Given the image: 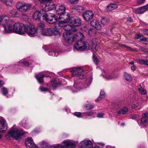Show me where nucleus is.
Listing matches in <instances>:
<instances>
[{
    "label": "nucleus",
    "mask_w": 148,
    "mask_h": 148,
    "mask_svg": "<svg viewBox=\"0 0 148 148\" xmlns=\"http://www.w3.org/2000/svg\"><path fill=\"white\" fill-rule=\"evenodd\" d=\"M74 38L76 39H79L75 45V47L77 50L82 51L86 49H90L89 44L87 41H84L85 36L82 33L79 32L77 33L73 38Z\"/></svg>",
    "instance_id": "1"
},
{
    "label": "nucleus",
    "mask_w": 148,
    "mask_h": 148,
    "mask_svg": "<svg viewBox=\"0 0 148 148\" xmlns=\"http://www.w3.org/2000/svg\"><path fill=\"white\" fill-rule=\"evenodd\" d=\"M25 134L23 130H18L16 128L11 129L5 135V137L7 139H11L14 138L17 140H19L21 138L22 136Z\"/></svg>",
    "instance_id": "2"
},
{
    "label": "nucleus",
    "mask_w": 148,
    "mask_h": 148,
    "mask_svg": "<svg viewBox=\"0 0 148 148\" xmlns=\"http://www.w3.org/2000/svg\"><path fill=\"white\" fill-rule=\"evenodd\" d=\"M64 29L67 32L63 33V37L65 40L69 42L71 39L70 37L72 33L70 32H76L77 31V29L75 27L69 25H66L63 27Z\"/></svg>",
    "instance_id": "3"
},
{
    "label": "nucleus",
    "mask_w": 148,
    "mask_h": 148,
    "mask_svg": "<svg viewBox=\"0 0 148 148\" xmlns=\"http://www.w3.org/2000/svg\"><path fill=\"white\" fill-rule=\"evenodd\" d=\"M72 75L73 77H77L80 79L84 78L86 73L81 67H74L70 70Z\"/></svg>",
    "instance_id": "4"
},
{
    "label": "nucleus",
    "mask_w": 148,
    "mask_h": 148,
    "mask_svg": "<svg viewBox=\"0 0 148 148\" xmlns=\"http://www.w3.org/2000/svg\"><path fill=\"white\" fill-rule=\"evenodd\" d=\"M42 18L46 21L51 24L55 23L57 20V17L55 15L52 13H47L45 11Z\"/></svg>",
    "instance_id": "5"
},
{
    "label": "nucleus",
    "mask_w": 148,
    "mask_h": 148,
    "mask_svg": "<svg viewBox=\"0 0 148 148\" xmlns=\"http://www.w3.org/2000/svg\"><path fill=\"white\" fill-rule=\"evenodd\" d=\"M25 25L20 23H16L13 25V30L16 33L23 34L25 33Z\"/></svg>",
    "instance_id": "6"
},
{
    "label": "nucleus",
    "mask_w": 148,
    "mask_h": 148,
    "mask_svg": "<svg viewBox=\"0 0 148 148\" xmlns=\"http://www.w3.org/2000/svg\"><path fill=\"white\" fill-rule=\"evenodd\" d=\"M16 6L17 9L19 11L23 12L29 10L32 7V5L26 4L23 1H19L16 3Z\"/></svg>",
    "instance_id": "7"
},
{
    "label": "nucleus",
    "mask_w": 148,
    "mask_h": 148,
    "mask_svg": "<svg viewBox=\"0 0 148 148\" xmlns=\"http://www.w3.org/2000/svg\"><path fill=\"white\" fill-rule=\"evenodd\" d=\"M75 146V144L72 141L68 140L63 142L61 145H55L53 148H74Z\"/></svg>",
    "instance_id": "8"
},
{
    "label": "nucleus",
    "mask_w": 148,
    "mask_h": 148,
    "mask_svg": "<svg viewBox=\"0 0 148 148\" xmlns=\"http://www.w3.org/2000/svg\"><path fill=\"white\" fill-rule=\"evenodd\" d=\"M25 32L30 36H34L37 33V31L34 26L31 24L27 26L25 25Z\"/></svg>",
    "instance_id": "9"
},
{
    "label": "nucleus",
    "mask_w": 148,
    "mask_h": 148,
    "mask_svg": "<svg viewBox=\"0 0 148 148\" xmlns=\"http://www.w3.org/2000/svg\"><path fill=\"white\" fill-rule=\"evenodd\" d=\"M65 7L62 5L58 4L56 5L55 7V10L56 13L58 15H60L59 19H61L64 18L63 16L65 14Z\"/></svg>",
    "instance_id": "10"
},
{
    "label": "nucleus",
    "mask_w": 148,
    "mask_h": 148,
    "mask_svg": "<svg viewBox=\"0 0 148 148\" xmlns=\"http://www.w3.org/2000/svg\"><path fill=\"white\" fill-rule=\"evenodd\" d=\"M92 143L90 140H84L79 145V148H92Z\"/></svg>",
    "instance_id": "11"
},
{
    "label": "nucleus",
    "mask_w": 148,
    "mask_h": 148,
    "mask_svg": "<svg viewBox=\"0 0 148 148\" xmlns=\"http://www.w3.org/2000/svg\"><path fill=\"white\" fill-rule=\"evenodd\" d=\"M94 15L93 12L90 10L85 11L83 14L84 19L87 21H88L92 19L94 17Z\"/></svg>",
    "instance_id": "12"
},
{
    "label": "nucleus",
    "mask_w": 148,
    "mask_h": 148,
    "mask_svg": "<svg viewBox=\"0 0 148 148\" xmlns=\"http://www.w3.org/2000/svg\"><path fill=\"white\" fill-rule=\"evenodd\" d=\"M70 21L71 23L75 26H79L81 24V21L80 19L76 16L71 17Z\"/></svg>",
    "instance_id": "13"
},
{
    "label": "nucleus",
    "mask_w": 148,
    "mask_h": 148,
    "mask_svg": "<svg viewBox=\"0 0 148 148\" xmlns=\"http://www.w3.org/2000/svg\"><path fill=\"white\" fill-rule=\"evenodd\" d=\"M45 12V11L43 10L36 11L33 15V18L35 20L40 21L41 17H42Z\"/></svg>",
    "instance_id": "14"
},
{
    "label": "nucleus",
    "mask_w": 148,
    "mask_h": 148,
    "mask_svg": "<svg viewBox=\"0 0 148 148\" xmlns=\"http://www.w3.org/2000/svg\"><path fill=\"white\" fill-rule=\"evenodd\" d=\"M27 148H38L33 142L32 139L31 138H28L25 142Z\"/></svg>",
    "instance_id": "15"
},
{
    "label": "nucleus",
    "mask_w": 148,
    "mask_h": 148,
    "mask_svg": "<svg viewBox=\"0 0 148 148\" xmlns=\"http://www.w3.org/2000/svg\"><path fill=\"white\" fill-rule=\"evenodd\" d=\"M7 124L5 120L3 119L0 121V132H4L7 129ZM2 138V136L0 134V139Z\"/></svg>",
    "instance_id": "16"
},
{
    "label": "nucleus",
    "mask_w": 148,
    "mask_h": 148,
    "mask_svg": "<svg viewBox=\"0 0 148 148\" xmlns=\"http://www.w3.org/2000/svg\"><path fill=\"white\" fill-rule=\"evenodd\" d=\"M47 86L48 87H50L51 86L54 89L60 86V82H57L55 78L51 80L49 82V84H47Z\"/></svg>",
    "instance_id": "17"
},
{
    "label": "nucleus",
    "mask_w": 148,
    "mask_h": 148,
    "mask_svg": "<svg viewBox=\"0 0 148 148\" xmlns=\"http://www.w3.org/2000/svg\"><path fill=\"white\" fill-rule=\"evenodd\" d=\"M36 29L37 31V33H38V34H41L43 36L42 34L44 33L43 32H45V30L44 23H39L36 27Z\"/></svg>",
    "instance_id": "18"
},
{
    "label": "nucleus",
    "mask_w": 148,
    "mask_h": 148,
    "mask_svg": "<svg viewBox=\"0 0 148 148\" xmlns=\"http://www.w3.org/2000/svg\"><path fill=\"white\" fill-rule=\"evenodd\" d=\"M90 23L91 26L97 29L100 30L101 29V26L98 21L94 19L90 21Z\"/></svg>",
    "instance_id": "19"
},
{
    "label": "nucleus",
    "mask_w": 148,
    "mask_h": 148,
    "mask_svg": "<svg viewBox=\"0 0 148 148\" xmlns=\"http://www.w3.org/2000/svg\"><path fill=\"white\" fill-rule=\"evenodd\" d=\"M2 26L4 28V32L5 33H11L12 32L13 30L12 26L10 24H3Z\"/></svg>",
    "instance_id": "20"
},
{
    "label": "nucleus",
    "mask_w": 148,
    "mask_h": 148,
    "mask_svg": "<svg viewBox=\"0 0 148 148\" xmlns=\"http://www.w3.org/2000/svg\"><path fill=\"white\" fill-rule=\"evenodd\" d=\"M45 77L46 76H45V75L42 74L41 73L37 74L35 75V77L37 79L39 83L40 84L44 83L43 78Z\"/></svg>",
    "instance_id": "21"
},
{
    "label": "nucleus",
    "mask_w": 148,
    "mask_h": 148,
    "mask_svg": "<svg viewBox=\"0 0 148 148\" xmlns=\"http://www.w3.org/2000/svg\"><path fill=\"white\" fill-rule=\"evenodd\" d=\"M139 125L141 127H144L148 124V118L142 117L140 119V123L138 122Z\"/></svg>",
    "instance_id": "22"
},
{
    "label": "nucleus",
    "mask_w": 148,
    "mask_h": 148,
    "mask_svg": "<svg viewBox=\"0 0 148 148\" xmlns=\"http://www.w3.org/2000/svg\"><path fill=\"white\" fill-rule=\"evenodd\" d=\"M147 10H148V4L137 8L136 10V12L138 14H141Z\"/></svg>",
    "instance_id": "23"
},
{
    "label": "nucleus",
    "mask_w": 148,
    "mask_h": 148,
    "mask_svg": "<svg viewBox=\"0 0 148 148\" xmlns=\"http://www.w3.org/2000/svg\"><path fill=\"white\" fill-rule=\"evenodd\" d=\"M53 29L51 28H48L47 30H45L44 33L43 34V36H51L53 35Z\"/></svg>",
    "instance_id": "24"
},
{
    "label": "nucleus",
    "mask_w": 148,
    "mask_h": 148,
    "mask_svg": "<svg viewBox=\"0 0 148 148\" xmlns=\"http://www.w3.org/2000/svg\"><path fill=\"white\" fill-rule=\"evenodd\" d=\"M96 113L95 112L90 111L82 113V114L83 115L84 117L87 118H88V116L90 117L93 116Z\"/></svg>",
    "instance_id": "25"
},
{
    "label": "nucleus",
    "mask_w": 148,
    "mask_h": 148,
    "mask_svg": "<svg viewBox=\"0 0 148 148\" xmlns=\"http://www.w3.org/2000/svg\"><path fill=\"white\" fill-rule=\"evenodd\" d=\"M128 111V109L127 108L125 107L123 109L118 110L117 111V113L119 116L121 114L123 115L126 114Z\"/></svg>",
    "instance_id": "26"
},
{
    "label": "nucleus",
    "mask_w": 148,
    "mask_h": 148,
    "mask_svg": "<svg viewBox=\"0 0 148 148\" xmlns=\"http://www.w3.org/2000/svg\"><path fill=\"white\" fill-rule=\"evenodd\" d=\"M9 11L11 16L13 17L17 16L18 14V12L13 9H10L9 10Z\"/></svg>",
    "instance_id": "27"
},
{
    "label": "nucleus",
    "mask_w": 148,
    "mask_h": 148,
    "mask_svg": "<svg viewBox=\"0 0 148 148\" xmlns=\"http://www.w3.org/2000/svg\"><path fill=\"white\" fill-rule=\"evenodd\" d=\"M110 21L109 19L106 17H102L101 19V22L102 24L103 25H107Z\"/></svg>",
    "instance_id": "28"
},
{
    "label": "nucleus",
    "mask_w": 148,
    "mask_h": 148,
    "mask_svg": "<svg viewBox=\"0 0 148 148\" xmlns=\"http://www.w3.org/2000/svg\"><path fill=\"white\" fill-rule=\"evenodd\" d=\"M124 77L125 79L129 82L131 81L132 79L131 75L126 72L124 73Z\"/></svg>",
    "instance_id": "29"
},
{
    "label": "nucleus",
    "mask_w": 148,
    "mask_h": 148,
    "mask_svg": "<svg viewBox=\"0 0 148 148\" xmlns=\"http://www.w3.org/2000/svg\"><path fill=\"white\" fill-rule=\"evenodd\" d=\"M117 8V5L115 4H111L107 6V10L108 11L112 10Z\"/></svg>",
    "instance_id": "30"
},
{
    "label": "nucleus",
    "mask_w": 148,
    "mask_h": 148,
    "mask_svg": "<svg viewBox=\"0 0 148 148\" xmlns=\"http://www.w3.org/2000/svg\"><path fill=\"white\" fill-rule=\"evenodd\" d=\"M55 4L53 3H50L48 5H46L45 8L46 9H47L49 11H50L54 8L55 9Z\"/></svg>",
    "instance_id": "31"
},
{
    "label": "nucleus",
    "mask_w": 148,
    "mask_h": 148,
    "mask_svg": "<svg viewBox=\"0 0 148 148\" xmlns=\"http://www.w3.org/2000/svg\"><path fill=\"white\" fill-rule=\"evenodd\" d=\"M2 2L5 3L7 6H12V0H0Z\"/></svg>",
    "instance_id": "32"
},
{
    "label": "nucleus",
    "mask_w": 148,
    "mask_h": 148,
    "mask_svg": "<svg viewBox=\"0 0 148 148\" xmlns=\"http://www.w3.org/2000/svg\"><path fill=\"white\" fill-rule=\"evenodd\" d=\"M75 9L78 12H81L85 9V8L81 6L77 5L75 7Z\"/></svg>",
    "instance_id": "33"
},
{
    "label": "nucleus",
    "mask_w": 148,
    "mask_h": 148,
    "mask_svg": "<svg viewBox=\"0 0 148 148\" xmlns=\"http://www.w3.org/2000/svg\"><path fill=\"white\" fill-rule=\"evenodd\" d=\"M62 26V23L60 22L56 23L54 24L55 28L57 29H60Z\"/></svg>",
    "instance_id": "34"
},
{
    "label": "nucleus",
    "mask_w": 148,
    "mask_h": 148,
    "mask_svg": "<svg viewBox=\"0 0 148 148\" xmlns=\"http://www.w3.org/2000/svg\"><path fill=\"white\" fill-rule=\"evenodd\" d=\"M58 53L56 52L54 50H51L49 51V55L53 56H57L58 55Z\"/></svg>",
    "instance_id": "35"
},
{
    "label": "nucleus",
    "mask_w": 148,
    "mask_h": 148,
    "mask_svg": "<svg viewBox=\"0 0 148 148\" xmlns=\"http://www.w3.org/2000/svg\"><path fill=\"white\" fill-rule=\"evenodd\" d=\"M1 16L3 17L2 19V22L3 23L4 22L5 24H7V23L9 21V18L6 16Z\"/></svg>",
    "instance_id": "36"
},
{
    "label": "nucleus",
    "mask_w": 148,
    "mask_h": 148,
    "mask_svg": "<svg viewBox=\"0 0 148 148\" xmlns=\"http://www.w3.org/2000/svg\"><path fill=\"white\" fill-rule=\"evenodd\" d=\"M92 60L96 64H97L98 62H99V59L94 54H93Z\"/></svg>",
    "instance_id": "37"
},
{
    "label": "nucleus",
    "mask_w": 148,
    "mask_h": 148,
    "mask_svg": "<svg viewBox=\"0 0 148 148\" xmlns=\"http://www.w3.org/2000/svg\"><path fill=\"white\" fill-rule=\"evenodd\" d=\"M91 82V79L89 78L88 79H86V85H84L83 87H82V88H84L88 86Z\"/></svg>",
    "instance_id": "38"
},
{
    "label": "nucleus",
    "mask_w": 148,
    "mask_h": 148,
    "mask_svg": "<svg viewBox=\"0 0 148 148\" xmlns=\"http://www.w3.org/2000/svg\"><path fill=\"white\" fill-rule=\"evenodd\" d=\"M74 116H76L79 118H81L84 117L82 113L79 112H75L73 114Z\"/></svg>",
    "instance_id": "39"
},
{
    "label": "nucleus",
    "mask_w": 148,
    "mask_h": 148,
    "mask_svg": "<svg viewBox=\"0 0 148 148\" xmlns=\"http://www.w3.org/2000/svg\"><path fill=\"white\" fill-rule=\"evenodd\" d=\"M88 29V26L86 24H84L83 25H82V27H81V30L84 32L86 31Z\"/></svg>",
    "instance_id": "40"
},
{
    "label": "nucleus",
    "mask_w": 148,
    "mask_h": 148,
    "mask_svg": "<svg viewBox=\"0 0 148 148\" xmlns=\"http://www.w3.org/2000/svg\"><path fill=\"white\" fill-rule=\"evenodd\" d=\"M53 35L57 36L58 37L60 36V33L59 31L53 29Z\"/></svg>",
    "instance_id": "41"
},
{
    "label": "nucleus",
    "mask_w": 148,
    "mask_h": 148,
    "mask_svg": "<svg viewBox=\"0 0 148 148\" xmlns=\"http://www.w3.org/2000/svg\"><path fill=\"white\" fill-rule=\"evenodd\" d=\"M2 91L3 94L4 95H5L8 93V89L5 87H3L2 89Z\"/></svg>",
    "instance_id": "42"
},
{
    "label": "nucleus",
    "mask_w": 148,
    "mask_h": 148,
    "mask_svg": "<svg viewBox=\"0 0 148 148\" xmlns=\"http://www.w3.org/2000/svg\"><path fill=\"white\" fill-rule=\"evenodd\" d=\"M140 93L142 95H145L146 94V91L143 89L142 87H140L139 89Z\"/></svg>",
    "instance_id": "43"
},
{
    "label": "nucleus",
    "mask_w": 148,
    "mask_h": 148,
    "mask_svg": "<svg viewBox=\"0 0 148 148\" xmlns=\"http://www.w3.org/2000/svg\"><path fill=\"white\" fill-rule=\"evenodd\" d=\"M95 33V30L93 29H90L88 31V34L91 36L93 35Z\"/></svg>",
    "instance_id": "44"
},
{
    "label": "nucleus",
    "mask_w": 148,
    "mask_h": 148,
    "mask_svg": "<svg viewBox=\"0 0 148 148\" xmlns=\"http://www.w3.org/2000/svg\"><path fill=\"white\" fill-rule=\"evenodd\" d=\"M145 57H144L143 58H142V59H140L138 60V62L139 63H140V64H142V65H145Z\"/></svg>",
    "instance_id": "45"
},
{
    "label": "nucleus",
    "mask_w": 148,
    "mask_h": 148,
    "mask_svg": "<svg viewBox=\"0 0 148 148\" xmlns=\"http://www.w3.org/2000/svg\"><path fill=\"white\" fill-rule=\"evenodd\" d=\"M119 46L120 47L122 48H127L128 49H132V48L130 47L126 46L125 45L122 44H119Z\"/></svg>",
    "instance_id": "46"
},
{
    "label": "nucleus",
    "mask_w": 148,
    "mask_h": 148,
    "mask_svg": "<svg viewBox=\"0 0 148 148\" xmlns=\"http://www.w3.org/2000/svg\"><path fill=\"white\" fill-rule=\"evenodd\" d=\"M93 106L92 105L86 104L85 105V108L87 110H90L92 108Z\"/></svg>",
    "instance_id": "47"
},
{
    "label": "nucleus",
    "mask_w": 148,
    "mask_h": 148,
    "mask_svg": "<svg viewBox=\"0 0 148 148\" xmlns=\"http://www.w3.org/2000/svg\"><path fill=\"white\" fill-rule=\"evenodd\" d=\"M71 18L69 16H68L67 18H66L64 20V22L66 23H71Z\"/></svg>",
    "instance_id": "48"
},
{
    "label": "nucleus",
    "mask_w": 148,
    "mask_h": 148,
    "mask_svg": "<svg viewBox=\"0 0 148 148\" xmlns=\"http://www.w3.org/2000/svg\"><path fill=\"white\" fill-rule=\"evenodd\" d=\"M97 41L96 38H93L92 40V45H97Z\"/></svg>",
    "instance_id": "49"
},
{
    "label": "nucleus",
    "mask_w": 148,
    "mask_h": 148,
    "mask_svg": "<svg viewBox=\"0 0 148 148\" xmlns=\"http://www.w3.org/2000/svg\"><path fill=\"white\" fill-rule=\"evenodd\" d=\"M38 1L41 4H44L45 3L49 1V0H38Z\"/></svg>",
    "instance_id": "50"
},
{
    "label": "nucleus",
    "mask_w": 148,
    "mask_h": 148,
    "mask_svg": "<svg viewBox=\"0 0 148 148\" xmlns=\"http://www.w3.org/2000/svg\"><path fill=\"white\" fill-rule=\"evenodd\" d=\"M104 115L103 113H98L97 114V116L99 118H103V116Z\"/></svg>",
    "instance_id": "51"
},
{
    "label": "nucleus",
    "mask_w": 148,
    "mask_h": 148,
    "mask_svg": "<svg viewBox=\"0 0 148 148\" xmlns=\"http://www.w3.org/2000/svg\"><path fill=\"white\" fill-rule=\"evenodd\" d=\"M40 89L42 91H49V90L47 88L41 87L40 88Z\"/></svg>",
    "instance_id": "52"
},
{
    "label": "nucleus",
    "mask_w": 148,
    "mask_h": 148,
    "mask_svg": "<svg viewBox=\"0 0 148 148\" xmlns=\"http://www.w3.org/2000/svg\"><path fill=\"white\" fill-rule=\"evenodd\" d=\"M69 1L71 4H76L78 3V0H68Z\"/></svg>",
    "instance_id": "53"
},
{
    "label": "nucleus",
    "mask_w": 148,
    "mask_h": 148,
    "mask_svg": "<svg viewBox=\"0 0 148 148\" xmlns=\"http://www.w3.org/2000/svg\"><path fill=\"white\" fill-rule=\"evenodd\" d=\"M97 45H92V50L95 52L97 51V49H96Z\"/></svg>",
    "instance_id": "54"
},
{
    "label": "nucleus",
    "mask_w": 148,
    "mask_h": 148,
    "mask_svg": "<svg viewBox=\"0 0 148 148\" xmlns=\"http://www.w3.org/2000/svg\"><path fill=\"white\" fill-rule=\"evenodd\" d=\"M142 116L143 117L148 118V112H147L145 113L142 114Z\"/></svg>",
    "instance_id": "55"
},
{
    "label": "nucleus",
    "mask_w": 148,
    "mask_h": 148,
    "mask_svg": "<svg viewBox=\"0 0 148 148\" xmlns=\"http://www.w3.org/2000/svg\"><path fill=\"white\" fill-rule=\"evenodd\" d=\"M138 116L136 114H134L133 115H132L131 116V118L133 119H136Z\"/></svg>",
    "instance_id": "56"
},
{
    "label": "nucleus",
    "mask_w": 148,
    "mask_h": 148,
    "mask_svg": "<svg viewBox=\"0 0 148 148\" xmlns=\"http://www.w3.org/2000/svg\"><path fill=\"white\" fill-rule=\"evenodd\" d=\"M142 36L141 34L139 35V34H136V35L135 36V38H136V39L140 38V39L141 38H142Z\"/></svg>",
    "instance_id": "57"
},
{
    "label": "nucleus",
    "mask_w": 148,
    "mask_h": 148,
    "mask_svg": "<svg viewBox=\"0 0 148 148\" xmlns=\"http://www.w3.org/2000/svg\"><path fill=\"white\" fill-rule=\"evenodd\" d=\"M145 65L148 66V57H145Z\"/></svg>",
    "instance_id": "58"
},
{
    "label": "nucleus",
    "mask_w": 148,
    "mask_h": 148,
    "mask_svg": "<svg viewBox=\"0 0 148 148\" xmlns=\"http://www.w3.org/2000/svg\"><path fill=\"white\" fill-rule=\"evenodd\" d=\"M100 96H101L104 97H105V93L103 91H101L100 92Z\"/></svg>",
    "instance_id": "59"
},
{
    "label": "nucleus",
    "mask_w": 148,
    "mask_h": 148,
    "mask_svg": "<svg viewBox=\"0 0 148 148\" xmlns=\"http://www.w3.org/2000/svg\"><path fill=\"white\" fill-rule=\"evenodd\" d=\"M104 97L101 96H100V95L98 97L97 99V101H100L101 100H102L103 98Z\"/></svg>",
    "instance_id": "60"
},
{
    "label": "nucleus",
    "mask_w": 148,
    "mask_h": 148,
    "mask_svg": "<svg viewBox=\"0 0 148 148\" xmlns=\"http://www.w3.org/2000/svg\"><path fill=\"white\" fill-rule=\"evenodd\" d=\"M23 63L26 66H28L29 65V63L26 61H24Z\"/></svg>",
    "instance_id": "61"
},
{
    "label": "nucleus",
    "mask_w": 148,
    "mask_h": 148,
    "mask_svg": "<svg viewBox=\"0 0 148 148\" xmlns=\"http://www.w3.org/2000/svg\"><path fill=\"white\" fill-rule=\"evenodd\" d=\"M140 40L143 41H147V38L145 37H143L142 36V38H141V39H140Z\"/></svg>",
    "instance_id": "62"
},
{
    "label": "nucleus",
    "mask_w": 148,
    "mask_h": 148,
    "mask_svg": "<svg viewBox=\"0 0 148 148\" xmlns=\"http://www.w3.org/2000/svg\"><path fill=\"white\" fill-rule=\"evenodd\" d=\"M145 0H137V2L138 3H143Z\"/></svg>",
    "instance_id": "63"
},
{
    "label": "nucleus",
    "mask_w": 148,
    "mask_h": 148,
    "mask_svg": "<svg viewBox=\"0 0 148 148\" xmlns=\"http://www.w3.org/2000/svg\"><path fill=\"white\" fill-rule=\"evenodd\" d=\"M42 148H50L46 144L42 146Z\"/></svg>",
    "instance_id": "64"
}]
</instances>
